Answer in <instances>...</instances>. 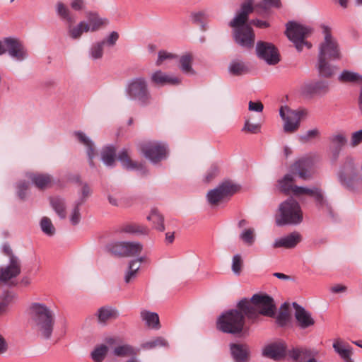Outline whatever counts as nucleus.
<instances>
[{"instance_id": "nucleus-51", "label": "nucleus", "mask_w": 362, "mask_h": 362, "mask_svg": "<svg viewBox=\"0 0 362 362\" xmlns=\"http://www.w3.org/2000/svg\"><path fill=\"white\" fill-rule=\"evenodd\" d=\"M167 344L165 339L160 337L144 343L142 347L146 349H152L158 346H165Z\"/></svg>"}, {"instance_id": "nucleus-58", "label": "nucleus", "mask_w": 362, "mask_h": 362, "mask_svg": "<svg viewBox=\"0 0 362 362\" xmlns=\"http://www.w3.org/2000/svg\"><path fill=\"white\" fill-rule=\"evenodd\" d=\"M290 316L287 311H282L276 317V323L281 326H285L289 321Z\"/></svg>"}, {"instance_id": "nucleus-13", "label": "nucleus", "mask_w": 362, "mask_h": 362, "mask_svg": "<svg viewBox=\"0 0 362 362\" xmlns=\"http://www.w3.org/2000/svg\"><path fill=\"white\" fill-rule=\"evenodd\" d=\"M6 52L9 56L18 62H22L28 57V52L22 42L11 37L4 39Z\"/></svg>"}, {"instance_id": "nucleus-18", "label": "nucleus", "mask_w": 362, "mask_h": 362, "mask_svg": "<svg viewBox=\"0 0 362 362\" xmlns=\"http://www.w3.org/2000/svg\"><path fill=\"white\" fill-rule=\"evenodd\" d=\"M288 356L294 361L320 362L315 358L313 351L305 347L293 348L288 351Z\"/></svg>"}, {"instance_id": "nucleus-20", "label": "nucleus", "mask_w": 362, "mask_h": 362, "mask_svg": "<svg viewBox=\"0 0 362 362\" xmlns=\"http://www.w3.org/2000/svg\"><path fill=\"white\" fill-rule=\"evenodd\" d=\"M74 135L76 137L78 142H80L86 148V153L88 158L89 165L90 167L93 168L95 166L93 163V158L95 156L94 143L83 132L76 131L74 132Z\"/></svg>"}, {"instance_id": "nucleus-61", "label": "nucleus", "mask_w": 362, "mask_h": 362, "mask_svg": "<svg viewBox=\"0 0 362 362\" xmlns=\"http://www.w3.org/2000/svg\"><path fill=\"white\" fill-rule=\"evenodd\" d=\"M173 57H174L173 54H172L169 52H167L166 51H164V50L160 51L158 52V59H157L156 64L157 66H160V65H161V64L163 63V62L164 60L168 59H172Z\"/></svg>"}, {"instance_id": "nucleus-31", "label": "nucleus", "mask_w": 362, "mask_h": 362, "mask_svg": "<svg viewBox=\"0 0 362 362\" xmlns=\"http://www.w3.org/2000/svg\"><path fill=\"white\" fill-rule=\"evenodd\" d=\"M28 177L33 183L40 189H44L51 182L52 177L48 174H33L30 173Z\"/></svg>"}, {"instance_id": "nucleus-38", "label": "nucleus", "mask_w": 362, "mask_h": 362, "mask_svg": "<svg viewBox=\"0 0 362 362\" xmlns=\"http://www.w3.org/2000/svg\"><path fill=\"white\" fill-rule=\"evenodd\" d=\"M339 80L345 83H362V75L356 72L344 70L339 75Z\"/></svg>"}, {"instance_id": "nucleus-27", "label": "nucleus", "mask_w": 362, "mask_h": 362, "mask_svg": "<svg viewBox=\"0 0 362 362\" xmlns=\"http://www.w3.org/2000/svg\"><path fill=\"white\" fill-rule=\"evenodd\" d=\"M49 203L61 219H64L66 217V199L59 196L52 197L49 198Z\"/></svg>"}, {"instance_id": "nucleus-63", "label": "nucleus", "mask_w": 362, "mask_h": 362, "mask_svg": "<svg viewBox=\"0 0 362 362\" xmlns=\"http://www.w3.org/2000/svg\"><path fill=\"white\" fill-rule=\"evenodd\" d=\"M264 108L263 104L261 102H249L248 109L250 111H254L257 112H262Z\"/></svg>"}, {"instance_id": "nucleus-55", "label": "nucleus", "mask_w": 362, "mask_h": 362, "mask_svg": "<svg viewBox=\"0 0 362 362\" xmlns=\"http://www.w3.org/2000/svg\"><path fill=\"white\" fill-rule=\"evenodd\" d=\"M243 259L240 255L237 254L233 256L232 260V271L235 275H240L243 267Z\"/></svg>"}, {"instance_id": "nucleus-8", "label": "nucleus", "mask_w": 362, "mask_h": 362, "mask_svg": "<svg viewBox=\"0 0 362 362\" xmlns=\"http://www.w3.org/2000/svg\"><path fill=\"white\" fill-rule=\"evenodd\" d=\"M296 197H300L303 194L309 195L314 198L317 207L325 213H327L331 217H334V213L331 205L324 197V193L320 188L306 187H300L293 185L291 191Z\"/></svg>"}, {"instance_id": "nucleus-4", "label": "nucleus", "mask_w": 362, "mask_h": 362, "mask_svg": "<svg viewBox=\"0 0 362 362\" xmlns=\"http://www.w3.org/2000/svg\"><path fill=\"white\" fill-rule=\"evenodd\" d=\"M312 165V160L307 158H303L296 161L291 166V173L285 175L281 180H279L278 186L279 189L286 194H288L291 192L293 187L292 183L294 181L293 175H298L303 180H308L311 179Z\"/></svg>"}, {"instance_id": "nucleus-52", "label": "nucleus", "mask_w": 362, "mask_h": 362, "mask_svg": "<svg viewBox=\"0 0 362 362\" xmlns=\"http://www.w3.org/2000/svg\"><path fill=\"white\" fill-rule=\"evenodd\" d=\"M113 353L117 356H127L134 354V349L127 344L115 347Z\"/></svg>"}, {"instance_id": "nucleus-2", "label": "nucleus", "mask_w": 362, "mask_h": 362, "mask_svg": "<svg viewBox=\"0 0 362 362\" xmlns=\"http://www.w3.org/2000/svg\"><path fill=\"white\" fill-rule=\"evenodd\" d=\"M253 11L250 2L243 3L229 25L234 28L233 37L235 41L244 47H252L255 42V34L251 26L247 23L248 15Z\"/></svg>"}, {"instance_id": "nucleus-35", "label": "nucleus", "mask_w": 362, "mask_h": 362, "mask_svg": "<svg viewBox=\"0 0 362 362\" xmlns=\"http://www.w3.org/2000/svg\"><path fill=\"white\" fill-rule=\"evenodd\" d=\"M192 57L189 54L182 55L180 58V69L182 73L188 75L195 74L192 66Z\"/></svg>"}, {"instance_id": "nucleus-14", "label": "nucleus", "mask_w": 362, "mask_h": 362, "mask_svg": "<svg viewBox=\"0 0 362 362\" xmlns=\"http://www.w3.org/2000/svg\"><path fill=\"white\" fill-rule=\"evenodd\" d=\"M286 348L285 341L278 339L265 345L262 349V355L274 361H280L288 354Z\"/></svg>"}, {"instance_id": "nucleus-5", "label": "nucleus", "mask_w": 362, "mask_h": 362, "mask_svg": "<svg viewBox=\"0 0 362 362\" xmlns=\"http://www.w3.org/2000/svg\"><path fill=\"white\" fill-rule=\"evenodd\" d=\"M303 219V214L299 203L293 198H288L280 204L279 214L276 216L277 226H296Z\"/></svg>"}, {"instance_id": "nucleus-25", "label": "nucleus", "mask_w": 362, "mask_h": 362, "mask_svg": "<svg viewBox=\"0 0 362 362\" xmlns=\"http://www.w3.org/2000/svg\"><path fill=\"white\" fill-rule=\"evenodd\" d=\"M300 235L297 232H293L285 237L276 239L273 247L293 248L300 241Z\"/></svg>"}, {"instance_id": "nucleus-7", "label": "nucleus", "mask_w": 362, "mask_h": 362, "mask_svg": "<svg viewBox=\"0 0 362 362\" xmlns=\"http://www.w3.org/2000/svg\"><path fill=\"white\" fill-rule=\"evenodd\" d=\"M312 32L313 29L310 27L296 22L291 21L286 24V34L298 52L302 51L305 46L308 49L311 47V44L305 41V38L310 35Z\"/></svg>"}, {"instance_id": "nucleus-29", "label": "nucleus", "mask_w": 362, "mask_h": 362, "mask_svg": "<svg viewBox=\"0 0 362 362\" xmlns=\"http://www.w3.org/2000/svg\"><path fill=\"white\" fill-rule=\"evenodd\" d=\"M98 320L100 324L105 325L108 320L115 319L119 316L118 312L111 307H101L97 313Z\"/></svg>"}, {"instance_id": "nucleus-15", "label": "nucleus", "mask_w": 362, "mask_h": 362, "mask_svg": "<svg viewBox=\"0 0 362 362\" xmlns=\"http://www.w3.org/2000/svg\"><path fill=\"white\" fill-rule=\"evenodd\" d=\"M279 115L284 121V131L286 133H293L296 132L299 127L300 123L296 118V115L293 114V110L289 107H281L279 110Z\"/></svg>"}, {"instance_id": "nucleus-53", "label": "nucleus", "mask_w": 362, "mask_h": 362, "mask_svg": "<svg viewBox=\"0 0 362 362\" xmlns=\"http://www.w3.org/2000/svg\"><path fill=\"white\" fill-rule=\"evenodd\" d=\"M332 146L343 148L346 143V138L342 134H333L329 137Z\"/></svg>"}, {"instance_id": "nucleus-37", "label": "nucleus", "mask_w": 362, "mask_h": 362, "mask_svg": "<svg viewBox=\"0 0 362 362\" xmlns=\"http://www.w3.org/2000/svg\"><path fill=\"white\" fill-rule=\"evenodd\" d=\"M82 204L83 200H76L73 204V208L69 216L70 223L73 226L78 225L81 220L80 209Z\"/></svg>"}, {"instance_id": "nucleus-64", "label": "nucleus", "mask_w": 362, "mask_h": 362, "mask_svg": "<svg viewBox=\"0 0 362 362\" xmlns=\"http://www.w3.org/2000/svg\"><path fill=\"white\" fill-rule=\"evenodd\" d=\"M218 170V169L217 165H212L206 173V181H210L212 178H214L216 175Z\"/></svg>"}, {"instance_id": "nucleus-23", "label": "nucleus", "mask_w": 362, "mask_h": 362, "mask_svg": "<svg viewBox=\"0 0 362 362\" xmlns=\"http://www.w3.org/2000/svg\"><path fill=\"white\" fill-rule=\"evenodd\" d=\"M230 354L235 362H247L249 349L243 344L232 343L230 344Z\"/></svg>"}, {"instance_id": "nucleus-1", "label": "nucleus", "mask_w": 362, "mask_h": 362, "mask_svg": "<svg viewBox=\"0 0 362 362\" xmlns=\"http://www.w3.org/2000/svg\"><path fill=\"white\" fill-rule=\"evenodd\" d=\"M237 309L226 310L218 317L217 329L228 334H239L244 327L245 317L252 323L257 322L259 315L272 317L275 305L273 298L268 295L255 294L248 300L245 298L238 303Z\"/></svg>"}, {"instance_id": "nucleus-16", "label": "nucleus", "mask_w": 362, "mask_h": 362, "mask_svg": "<svg viewBox=\"0 0 362 362\" xmlns=\"http://www.w3.org/2000/svg\"><path fill=\"white\" fill-rule=\"evenodd\" d=\"M21 273V263L18 257L11 256L9 264L0 267V281L7 282Z\"/></svg>"}, {"instance_id": "nucleus-22", "label": "nucleus", "mask_w": 362, "mask_h": 362, "mask_svg": "<svg viewBox=\"0 0 362 362\" xmlns=\"http://www.w3.org/2000/svg\"><path fill=\"white\" fill-rule=\"evenodd\" d=\"M327 90L328 83L324 81L308 82L303 86V93L308 95L325 94Z\"/></svg>"}, {"instance_id": "nucleus-50", "label": "nucleus", "mask_w": 362, "mask_h": 362, "mask_svg": "<svg viewBox=\"0 0 362 362\" xmlns=\"http://www.w3.org/2000/svg\"><path fill=\"white\" fill-rule=\"evenodd\" d=\"M40 228L42 232L48 236H52L55 233V228L51 220L47 217H43L40 221Z\"/></svg>"}, {"instance_id": "nucleus-24", "label": "nucleus", "mask_w": 362, "mask_h": 362, "mask_svg": "<svg viewBox=\"0 0 362 362\" xmlns=\"http://www.w3.org/2000/svg\"><path fill=\"white\" fill-rule=\"evenodd\" d=\"M149 229L148 227L136 223H126L121 225L117 232L119 233H127L130 235H147Z\"/></svg>"}, {"instance_id": "nucleus-44", "label": "nucleus", "mask_w": 362, "mask_h": 362, "mask_svg": "<svg viewBox=\"0 0 362 362\" xmlns=\"http://www.w3.org/2000/svg\"><path fill=\"white\" fill-rule=\"evenodd\" d=\"M105 45V41H99L93 43L89 50L90 57L93 59H101L103 56V47Z\"/></svg>"}, {"instance_id": "nucleus-26", "label": "nucleus", "mask_w": 362, "mask_h": 362, "mask_svg": "<svg viewBox=\"0 0 362 362\" xmlns=\"http://www.w3.org/2000/svg\"><path fill=\"white\" fill-rule=\"evenodd\" d=\"M88 23L86 22L85 33L98 30L102 26L108 23L107 18H102L96 13H89L87 16Z\"/></svg>"}, {"instance_id": "nucleus-41", "label": "nucleus", "mask_w": 362, "mask_h": 362, "mask_svg": "<svg viewBox=\"0 0 362 362\" xmlns=\"http://www.w3.org/2000/svg\"><path fill=\"white\" fill-rule=\"evenodd\" d=\"M143 245L139 242H125L124 257H132L139 254Z\"/></svg>"}, {"instance_id": "nucleus-60", "label": "nucleus", "mask_w": 362, "mask_h": 362, "mask_svg": "<svg viewBox=\"0 0 362 362\" xmlns=\"http://www.w3.org/2000/svg\"><path fill=\"white\" fill-rule=\"evenodd\" d=\"M362 142V129L356 131L351 134L350 144L355 147Z\"/></svg>"}, {"instance_id": "nucleus-3", "label": "nucleus", "mask_w": 362, "mask_h": 362, "mask_svg": "<svg viewBox=\"0 0 362 362\" xmlns=\"http://www.w3.org/2000/svg\"><path fill=\"white\" fill-rule=\"evenodd\" d=\"M30 325L42 336L48 339L51 337L54 325V314L45 304L33 303L28 309Z\"/></svg>"}, {"instance_id": "nucleus-12", "label": "nucleus", "mask_w": 362, "mask_h": 362, "mask_svg": "<svg viewBox=\"0 0 362 362\" xmlns=\"http://www.w3.org/2000/svg\"><path fill=\"white\" fill-rule=\"evenodd\" d=\"M256 52L259 58L269 65H275L280 61L278 50L269 42L259 41L256 45Z\"/></svg>"}, {"instance_id": "nucleus-39", "label": "nucleus", "mask_w": 362, "mask_h": 362, "mask_svg": "<svg viewBox=\"0 0 362 362\" xmlns=\"http://www.w3.org/2000/svg\"><path fill=\"white\" fill-rule=\"evenodd\" d=\"M280 0H262L259 4L256 5L255 10L259 14L267 13L268 10L272 7H280Z\"/></svg>"}, {"instance_id": "nucleus-33", "label": "nucleus", "mask_w": 362, "mask_h": 362, "mask_svg": "<svg viewBox=\"0 0 362 362\" xmlns=\"http://www.w3.org/2000/svg\"><path fill=\"white\" fill-rule=\"evenodd\" d=\"M334 351L340 356L344 362H354L351 358V349L339 341L333 344Z\"/></svg>"}, {"instance_id": "nucleus-59", "label": "nucleus", "mask_w": 362, "mask_h": 362, "mask_svg": "<svg viewBox=\"0 0 362 362\" xmlns=\"http://www.w3.org/2000/svg\"><path fill=\"white\" fill-rule=\"evenodd\" d=\"M119 39V34L116 31H112L110 33V35L102 41H105V45H107L109 47L114 46L117 41Z\"/></svg>"}, {"instance_id": "nucleus-46", "label": "nucleus", "mask_w": 362, "mask_h": 362, "mask_svg": "<svg viewBox=\"0 0 362 362\" xmlns=\"http://www.w3.org/2000/svg\"><path fill=\"white\" fill-rule=\"evenodd\" d=\"M320 136V132L318 128H313L306 131L304 134L298 136V139L301 143L305 144L312 139H317Z\"/></svg>"}, {"instance_id": "nucleus-47", "label": "nucleus", "mask_w": 362, "mask_h": 362, "mask_svg": "<svg viewBox=\"0 0 362 362\" xmlns=\"http://www.w3.org/2000/svg\"><path fill=\"white\" fill-rule=\"evenodd\" d=\"M107 352V347L105 345H100L91 352V358L94 362H102Z\"/></svg>"}, {"instance_id": "nucleus-56", "label": "nucleus", "mask_w": 362, "mask_h": 362, "mask_svg": "<svg viewBox=\"0 0 362 362\" xmlns=\"http://www.w3.org/2000/svg\"><path fill=\"white\" fill-rule=\"evenodd\" d=\"M29 187V183L25 181L19 182L17 185V195L21 200H25L26 197V191L28 190Z\"/></svg>"}, {"instance_id": "nucleus-32", "label": "nucleus", "mask_w": 362, "mask_h": 362, "mask_svg": "<svg viewBox=\"0 0 362 362\" xmlns=\"http://www.w3.org/2000/svg\"><path fill=\"white\" fill-rule=\"evenodd\" d=\"M141 317L148 327L154 329L159 328V317L156 313L144 310L141 312Z\"/></svg>"}, {"instance_id": "nucleus-19", "label": "nucleus", "mask_w": 362, "mask_h": 362, "mask_svg": "<svg viewBox=\"0 0 362 362\" xmlns=\"http://www.w3.org/2000/svg\"><path fill=\"white\" fill-rule=\"evenodd\" d=\"M151 81L153 83L164 86L165 85H177L180 83V79L178 77L167 74L160 70H158L152 73Z\"/></svg>"}, {"instance_id": "nucleus-6", "label": "nucleus", "mask_w": 362, "mask_h": 362, "mask_svg": "<svg viewBox=\"0 0 362 362\" xmlns=\"http://www.w3.org/2000/svg\"><path fill=\"white\" fill-rule=\"evenodd\" d=\"M125 94L128 99L136 102L143 107L149 105L152 102L147 80L142 76L128 81L125 87Z\"/></svg>"}, {"instance_id": "nucleus-49", "label": "nucleus", "mask_w": 362, "mask_h": 362, "mask_svg": "<svg viewBox=\"0 0 362 362\" xmlns=\"http://www.w3.org/2000/svg\"><path fill=\"white\" fill-rule=\"evenodd\" d=\"M140 268V265H136V260H131L129 263L128 270L124 276L126 283H129L132 279L136 278V274Z\"/></svg>"}, {"instance_id": "nucleus-48", "label": "nucleus", "mask_w": 362, "mask_h": 362, "mask_svg": "<svg viewBox=\"0 0 362 362\" xmlns=\"http://www.w3.org/2000/svg\"><path fill=\"white\" fill-rule=\"evenodd\" d=\"M85 21H81L76 26L71 27V25H69L68 32L70 37L74 40L79 39L85 32Z\"/></svg>"}, {"instance_id": "nucleus-28", "label": "nucleus", "mask_w": 362, "mask_h": 362, "mask_svg": "<svg viewBox=\"0 0 362 362\" xmlns=\"http://www.w3.org/2000/svg\"><path fill=\"white\" fill-rule=\"evenodd\" d=\"M295 317L301 329H306L315 324L311 313L305 308H300L298 312H295Z\"/></svg>"}, {"instance_id": "nucleus-54", "label": "nucleus", "mask_w": 362, "mask_h": 362, "mask_svg": "<svg viewBox=\"0 0 362 362\" xmlns=\"http://www.w3.org/2000/svg\"><path fill=\"white\" fill-rule=\"evenodd\" d=\"M192 19L194 23L201 25L202 30H205V24L204 21L208 17L205 11H198L192 13Z\"/></svg>"}, {"instance_id": "nucleus-9", "label": "nucleus", "mask_w": 362, "mask_h": 362, "mask_svg": "<svg viewBox=\"0 0 362 362\" xmlns=\"http://www.w3.org/2000/svg\"><path fill=\"white\" fill-rule=\"evenodd\" d=\"M141 153L153 164L165 159L168 149L165 144L158 141H144L139 144Z\"/></svg>"}, {"instance_id": "nucleus-30", "label": "nucleus", "mask_w": 362, "mask_h": 362, "mask_svg": "<svg viewBox=\"0 0 362 362\" xmlns=\"http://www.w3.org/2000/svg\"><path fill=\"white\" fill-rule=\"evenodd\" d=\"M329 59L318 57L317 69L319 75L324 78H329L334 74V67L327 62Z\"/></svg>"}, {"instance_id": "nucleus-17", "label": "nucleus", "mask_w": 362, "mask_h": 362, "mask_svg": "<svg viewBox=\"0 0 362 362\" xmlns=\"http://www.w3.org/2000/svg\"><path fill=\"white\" fill-rule=\"evenodd\" d=\"M357 177L356 170L354 166V160L351 158H347L339 173V179L341 185L350 187L353 182Z\"/></svg>"}, {"instance_id": "nucleus-42", "label": "nucleus", "mask_w": 362, "mask_h": 362, "mask_svg": "<svg viewBox=\"0 0 362 362\" xmlns=\"http://www.w3.org/2000/svg\"><path fill=\"white\" fill-rule=\"evenodd\" d=\"M230 74L234 76H239L245 74L247 71V67L244 62L239 60H233L228 66Z\"/></svg>"}, {"instance_id": "nucleus-40", "label": "nucleus", "mask_w": 362, "mask_h": 362, "mask_svg": "<svg viewBox=\"0 0 362 362\" xmlns=\"http://www.w3.org/2000/svg\"><path fill=\"white\" fill-rule=\"evenodd\" d=\"M147 219L153 223L154 227L157 230L160 231H163L165 230L163 217L157 209H152L150 214L147 216Z\"/></svg>"}, {"instance_id": "nucleus-36", "label": "nucleus", "mask_w": 362, "mask_h": 362, "mask_svg": "<svg viewBox=\"0 0 362 362\" xmlns=\"http://www.w3.org/2000/svg\"><path fill=\"white\" fill-rule=\"evenodd\" d=\"M103 162L107 167H112L115 163V149L113 146L104 148L101 153Z\"/></svg>"}, {"instance_id": "nucleus-57", "label": "nucleus", "mask_w": 362, "mask_h": 362, "mask_svg": "<svg viewBox=\"0 0 362 362\" xmlns=\"http://www.w3.org/2000/svg\"><path fill=\"white\" fill-rule=\"evenodd\" d=\"M242 130L252 134H257L260 132V125L259 124L250 123L248 120H246Z\"/></svg>"}, {"instance_id": "nucleus-43", "label": "nucleus", "mask_w": 362, "mask_h": 362, "mask_svg": "<svg viewBox=\"0 0 362 362\" xmlns=\"http://www.w3.org/2000/svg\"><path fill=\"white\" fill-rule=\"evenodd\" d=\"M125 242H116L108 244L105 249L107 252L115 256L124 257Z\"/></svg>"}, {"instance_id": "nucleus-11", "label": "nucleus", "mask_w": 362, "mask_h": 362, "mask_svg": "<svg viewBox=\"0 0 362 362\" xmlns=\"http://www.w3.org/2000/svg\"><path fill=\"white\" fill-rule=\"evenodd\" d=\"M240 189V186L231 181H225L216 187L209 190L206 194L208 202L216 205L219 202L230 198Z\"/></svg>"}, {"instance_id": "nucleus-62", "label": "nucleus", "mask_w": 362, "mask_h": 362, "mask_svg": "<svg viewBox=\"0 0 362 362\" xmlns=\"http://www.w3.org/2000/svg\"><path fill=\"white\" fill-rule=\"evenodd\" d=\"M91 190L87 183H83L81 189V196L78 200H83V204L86 202L88 196H90Z\"/></svg>"}, {"instance_id": "nucleus-10", "label": "nucleus", "mask_w": 362, "mask_h": 362, "mask_svg": "<svg viewBox=\"0 0 362 362\" xmlns=\"http://www.w3.org/2000/svg\"><path fill=\"white\" fill-rule=\"evenodd\" d=\"M322 33L325 35L324 41L320 45L319 57L338 60L340 59V51L336 40L332 36L330 28L325 25H322Z\"/></svg>"}, {"instance_id": "nucleus-45", "label": "nucleus", "mask_w": 362, "mask_h": 362, "mask_svg": "<svg viewBox=\"0 0 362 362\" xmlns=\"http://www.w3.org/2000/svg\"><path fill=\"white\" fill-rule=\"evenodd\" d=\"M240 239L247 245H252L255 241V229L252 228L244 229L240 234Z\"/></svg>"}, {"instance_id": "nucleus-21", "label": "nucleus", "mask_w": 362, "mask_h": 362, "mask_svg": "<svg viewBox=\"0 0 362 362\" xmlns=\"http://www.w3.org/2000/svg\"><path fill=\"white\" fill-rule=\"evenodd\" d=\"M117 158L121 162L122 166L127 170H136L143 174L147 173L146 168L142 163L134 162L130 159L127 148H123L119 152Z\"/></svg>"}, {"instance_id": "nucleus-34", "label": "nucleus", "mask_w": 362, "mask_h": 362, "mask_svg": "<svg viewBox=\"0 0 362 362\" xmlns=\"http://www.w3.org/2000/svg\"><path fill=\"white\" fill-rule=\"evenodd\" d=\"M57 13L68 25H72L75 21L70 10L62 2H58L57 4Z\"/></svg>"}]
</instances>
